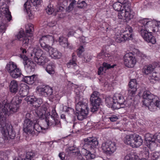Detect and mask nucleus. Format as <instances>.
<instances>
[{
    "instance_id": "obj_59",
    "label": "nucleus",
    "mask_w": 160,
    "mask_h": 160,
    "mask_svg": "<svg viewBox=\"0 0 160 160\" xmlns=\"http://www.w3.org/2000/svg\"><path fill=\"white\" fill-rule=\"evenodd\" d=\"M155 137L156 138L155 143L158 142L160 143V133L155 134Z\"/></svg>"
},
{
    "instance_id": "obj_12",
    "label": "nucleus",
    "mask_w": 160,
    "mask_h": 160,
    "mask_svg": "<svg viewBox=\"0 0 160 160\" xmlns=\"http://www.w3.org/2000/svg\"><path fill=\"white\" fill-rule=\"evenodd\" d=\"M39 42L42 47L45 49L51 46L50 45H53L54 42V37L49 35L43 36L40 39Z\"/></svg>"
},
{
    "instance_id": "obj_38",
    "label": "nucleus",
    "mask_w": 160,
    "mask_h": 160,
    "mask_svg": "<svg viewBox=\"0 0 160 160\" xmlns=\"http://www.w3.org/2000/svg\"><path fill=\"white\" fill-rule=\"evenodd\" d=\"M125 30L124 31V32H126V34L124 35H128L129 37V39H131L132 38V28L129 26H127L125 28Z\"/></svg>"
},
{
    "instance_id": "obj_50",
    "label": "nucleus",
    "mask_w": 160,
    "mask_h": 160,
    "mask_svg": "<svg viewBox=\"0 0 160 160\" xmlns=\"http://www.w3.org/2000/svg\"><path fill=\"white\" fill-rule=\"evenodd\" d=\"M102 66L106 70V69H108L109 68H114V66H115V65L114 64L111 66L109 64L106 62H104L103 63Z\"/></svg>"
},
{
    "instance_id": "obj_5",
    "label": "nucleus",
    "mask_w": 160,
    "mask_h": 160,
    "mask_svg": "<svg viewBox=\"0 0 160 160\" xmlns=\"http://www.w3.org/2000/svg\"><path fill=\"white\" fill-rule=\"evenodd\" d=\"M36 113L38 118L41 119H44L45 115L49 116L51 119L56 118L57 116L55 107L50 106L47 103L42 105V108H38Z\"/></svg>"
},
{
    "instance_id": "obj_41",
    "label": "nucleus",
    "mask_w": 160,
    "mask_h": 160,
    "mask_svg": "<svg viewBox=\"0 0 160 160\" xmlns=\"http://www.w3.org/2000/svg\"><path fill=\"white\" fill-rule=\"evenodd\" d=\"M36 100V98L34 96H28L25 98V100L27 101L28 103L29 104H34V102Z\"/></svg>"
},
{
    "instance_id": "obj_51",
    "label": "nucleus",
    "mask_w": 160,
    "mask_h": 160,
    "mask_svg": "<svg viewBox=\"0 0 160 160\" xmlns=\"http://www.w3.org/2000/svg\"><path fill=\"white\" fill-rule=\"evenodd\" d=\"M46 10L48 14L49 15L52 14L54 12V9L52 7H51V5L50 7H49V6H48L47 8H46Z\"/></svg>"
},
{
    "instance_id": "obj_55",
    "label": "nucleus",
    "mask_w": 160,
    "mask_h": 160,
    "mask_svg": "<svg viewBox=\"0 0 160 160\" xmlns=\"http://www.w3.org/2000/svg\"><path fill=\"white\" fill-rule=\"evenodd\" d=\"M118 117L115 115H112L108 118V119L112 122L116 121L118 119Z\"/></svg>"
},
{
    "instance_id": "obj_61",
    "label": "nucleus",
    "mask_w": 160,
    "mask_h": 160,
    "mask_svg": "<svg viewBox=\"0 0 160 160\" xmlns=\"http://www.w3.org/2000/svg\"><path fill=\"white\" fill-rule=\"evenodd\" d=\"M58 156L61 160H65V155L63 152L59 153Z\"/></svg>"
},
{
    "instance_id": "obj_4",
    "label": "nucleus",
    "mask_w": 160,
    "mask_h": 160,
    "mask_svg": "<svg viewBox=\"0 0 160 160\" xmlns=\"http://www.w3.org/2000/svg\"><path fill=\"white\" fill-rule=\"evenodd\" d=\"M29 50L33 51L31 52V58L38 65L43 66L49 61L46 53L41 49L30 48Z\"/></svg>"
},
{
    "instance_id": "obj_23",
    "label": "nucleus",
    "mask_w": 160,
    "mask_h": 160,
    "mask_svg": "<svg viewBox=\"0 0 160 160\" xmlns=\"http://www.w3.org/2000/svg\"><path fill=\"white\" fill-rule=\"evenodd\" d=\"M9 89L10 92L12 93H16L18 89V82L15 80L12 81L10 83Z\"/></svg>"
},
{
    "instance_id": "obj_24",
    "label": "nucleus",
    "mask_w": 160,
    "mask_h": 160,
    "mask_svg": "<svg viewBox=\"0 0 160 160\" xmlns=\"http://www.w3.org/2000/svg\"><path fill=\"white\" fill-rule=\"evenodd\" d=\"M29 90V87L28 85L25 84H22L19 91L18 94L21 97H25L28 94Z\"/></svg>"
},
{
    "instance_id": "obj_30",
    "label": "nucleus",
    "mask_w": 160,
    "mask_h": 160,
    "mask_svg": "<svg viewBox=\"0 0 160 160\" xmlns=\"http://www.w3.org/2000/svg\"><path fill=\"white\" fill-rule=\"evenodd\" d=\"M145 140L147 143L150 145L152 143H155L156 138L155 137V134L153 135L149 133H147L145 136Z\"/></svg>"
},
{
    "instance_id": "obj_21",
    "label": "nucleus",
    "mask_w": 160,
    "mask_h": 160,
    "mask_svg": "<svg viewBox=\"0 0 160 160\" xmlns=\"http://www.w3.org/2000/svg\"><path fill=\"white\" fill-rule=\"evenodd\" d=\"M59 42L60 45L65 48H68L70 49L73 48L72 45L68 43L67 39L66 38L62 36L60 37L59 39Z\"/></svg>"
},
{
    "instance_id": "obj_18",
    "label": "nucleus",
    "mask_w": 160,
    "mask_h": 160,
    "mask_svg": "<svg viewBox=\"0 0 160 160\" xmlns=\"http://www.w3.org/2000/svg\"><path fill=\"white\" fill-rule=\"evenodd\" d=\"M84 146L88 148H93L97 146L98 142L96 138L89 137L84 139Z\"/></svg>"
},
{
    "instance_id": "obj_43",
    "label": "nucleus",
    "mask_w": 160,
    "mask_h": 160,
    "mask_svg": "<svg viewBox=\"0 0 160 160\" xmlns=\"http://www.w3.org/2000/svg\"><path fill=\"white\" fill-rule=\"evenodd\" d=\"M142 154L143 157V158H145L146 159H148L149 158V156L148 149L147 148H144Z\"/></svg>"
},
{
    "instance_id": "obj_26",
    "label": "nucleus",
    "mask_w": 160,
    "mask_h": 160,
    "mask_svg": "<svg viewBox=\"0 0 160 160\" xmlns=\"http://www.w3.org/2000/svg\"><path fill=\"white\" fill-rule=\"evenodd\" d=\"M134 141L132 144V147H138L142 145L143 140L141 137L138 135L134 134Z\"/></svg>"
},
{
    "instance_id": "obj_35",
    "label": "nucleus",
    "mask_w": 160,
    "mask_h": 160,
    "mask_svg": "<svg viewBox=\"0 0 160 160\" xmlns=\"http://www.w3.org/2000/svg\"><path fill=\"white\" fill-rule=\"evenodd\" d=\"M90 100L92 105H95L99 106L101 102V98L99 97H96L94 98H90Z\"/></svg>"
},
{
    "instance_id": "obj_56",
    "label": "nucleus",
    "mask_w": 160,
    "mask_h": 160,
    "mask_svg": "<svg viewBox=\"0 0 160 160\" xmlns=\"http://www.w3.org/2000/svg\"><path fill=\"white\" fill-rule=\"evenodd\" d=\"M92 107L91 108V111L92 112H94L97 111L99 108V106L95 105H92Z\"/></svg>"
},
{
    "instance_id": "obj_64",
    "label": "nucleus",
    "mask_w": 160,
    "mask_h": 160,
    "mask_svg": "<svg viewBox=\"0 0 160 160\" xmlns=\"http://www.w3.org/2000/svg\"><path fill=\"white\" fill-rule=\"evenodd\" d=\"M20 50H21V52H22V54H21L20 55V56H21V55H24L22 54H24L25 53H26V50L24 49H23L22 48H20ZM20 57H21L20 56ZM20 58H21V57H20Z\"/></svg>"
},
{
    "instance_id": "obj_13",
    "label": "nucleus",
    "mask_w": 160,
    "mask_h": 160,
    "mask_svg": "<svg viewBox=\"0 0 160 160\" xmlns=\"http://www.w3.org/2000/svg\"><path fill=\"white\" fill-rule=\"evenodd\" d=\"M124 64L129 68L133 67L136 63V59L131 53H127L123 57Z\"/></svg>"
},
{
    "instance_id": "obj_34",
    "label": "nucleus",
    "mask_w": 160,
    "mask_h": 160,
    "mask_svg": "<svg viewBox=\"0 0 160 160\" xmlns=\"http://www.w3.org/2000/svg\"><path fill=\"white\" fill-rule=\"evenodd\" d=\"M2 12L3 14L4 15L5 17L7 20L9 21L12 18L11 12L9 11V8H2Z\"/></svg>"
},
{
    "instance_id": "obj_9",
    "label": "nucleus",
    "mask_w": 160,
    "mask_h": 160,
    "mask_svg": "<svg viewBox=\"0 0 160 160\" xmlns=\"http://www.w3.org/2000/svg\"><path fill=\"white\" fill-rule=\"evenodd\" d=\"M133 16V12L131 9L130 3H128L123 6L122 11L119 12L118 15L119 19H125L126 21L132 18Z\"/></svg>"
},
{
    "instance_id": "obj_28",
    "label": "nucleus",
    "mask_w": 160,
    "mask_h": 160,
    "mask_svg": "<svg viewBox=\"0 0 160 160\" xmlns=\"http://www.w3.org/2000/svg\"><path fill=\"white\" fill-rule=\"evenodd\" d=\"M134 134H130L126 135L123 138L124 142L132 147V144L133 143V139L134 138Z\"/></svg>"
},
{
    "instance_id": "obj_2",
    "label": "nucleus",
    "mask_w": 160,
    "mask_h": 160,
    "mask_svg": "<svg viewBox=\"0 0 160 160\" xmlns=\"http://www.w3.org/2000/svg\"><path fill=\"white\" fill-rule=\"evenodd\" d=\"M77 89L75 90L76 94V101L78 102L76 104V110L78 112L77 115L78 119L80 121L85 118L88 113V101L85 99L83 101H79L80 99H82L81 95L82 92H77Z\"/></svg>"
},
{
    "instance_id": "obj_46",
    "label": "nucleus",
    "mask_w": 160,
    "mask_h": 160,
    "mask_svg": "<svg viewBox=\"0 0 160 160\" xmlns=\"http://www.w3.org/2000/svg\"><path fill=\"white\" fill-rule=\"evenodd\" d=\"M42 99L40 98L37 99L36 98V100H35L33 106H35L36 107H38V108L37 109L36 111H37V109L40 108H42V107H39V105L41 104L42 103ZM37 111H36V112Z\"/></svg>"
},
{
    "instance_id": "obj_54",
    "label": "nucleus",
    "mask_w": 160,
    "mask_h": 160,
    "mask_svg": "<svg viewBox=\"0 0 160 160\" xmlns=\"http://www.w3.org/2000/svg\"><path fill=\"white\" fill-rule=\"evenodd\" d=\"M33 156V153L31 152H28L27 153L26 157L25 159H30L31 160H32V159Z\"/></svg>"
},
{
    "instance_id": "obj_25",
    "label": "nucleus",
    "mask_w": 160,
    "mask_h": 160,
    "mask_svg": "<svg viewBox=\"0 0 160 160\" xmlns=\"http://www.w3.org/2000/svg\"><path fill=\"white\" fill-rule=\"evenodd\" d=\"M56 65L54 62H51L47 65L45 70L47 72L51 75H53L55 73Z\"/></svg>"
},
{
    "instance_id": "obj_45",
    "label": "nucleus",
    "mask_w": 160,
    "mask_h": 160,
    "mask_svg": "<svg viewBox=\"0 0 160 160\" xmlns=\"http://www.w3.org/2000/svg\"><path fill=\"white\" fill-rule=\"evenodd\" d=\"M129 85L130 88H136L137 82L135 79L131 80L129 82Z\"/></svg>"
},
{
    "instance_id": "obj_27",
    "label": "nucleus",
    "mask_w": 160,
    "mask_h": 160,
    "mask_svg": "<svg viewBox=\"0 0 160 160\" xmlns=\"http://www.w3.org/2000/svg\"><path fill=\"white\" fill-rule=\"evenodd\" d=\"M37 79V76L33 75L30 76H24L23 78V81L25 83L30 85L33 83Z\"/></svg>"
},
{
    "instance_id": "obj_58",
    "label": "nucleus",
    "mask_w": 160,
    "mask_h": 160,
    "mask_svg": "<svg viewBox=\"0 0 160 160\" xmlns=\"http://www.w3.org/2000/svg\"><path fill=\"white\" fill-rule=\"evenodd\" d=\"M125 160H134L132 156L130 154L126 155L124 158Z\"/></svg>"
},
{
    "instance_id": "obj_49",
    "label": "nucleus",
    "mask_w": 160,
    "mask_h": 160,
    "mask_svg": "<svg viewBox=\"0 0 160 160\" xmlns=\"http://www.w3.org/2000/svg\"><path fill=\"white\" fill-rule=\"evenodd\" d=\"M77 4H78V5L77 7L78 8H82L85 7L87 5V3L84 1H82L80 3L78 2Z\"/></svg>"
},
{
    "instance_id": "obj_62",
    "label": "nucleus",
    "mask_w": 160,
    "mask_h": 160,
    "mask_svg": "<svg viewBox=\"0 0 160 160\" xmlns=\"http://www.w3.org/2000/svg\"><path fill=\"white\" fill-rule=\"evenodd\" d=\"M56 24V22L55 21L51 22L48 23V25L49 27H52L54 26Z\"/></svg>"
},
{
    "instance_id": "obj_32",
    "label": "nucleus",
    "mask_w": 160,
    "mask_h": 160,
    "mask_svg": "<svg viewBox=\"0 0 160 160\" xmlns=\"http://www.w3.org/2000/svg\"><path fill=\"white\" fill-rule=\"evenodd\" d=\"M82 152L84 154L85 157L87 160L93 159L95 158L94 154H92L89 151L87 150L86 149H82Z\"/></svg>"
},
{
    "instance_id": "obj_14",
    "label": "nucleus",
    "mask_w": 160,
    "mask_h": 160,
    "mask_svg": "<svg viewBox=\"0 0 160 160\" xmlns=\"http://www.w3.org/2000/svg\"><path fill=\"white\" fill-rule=\"evenodd\" d=\"M20 57L23 59V62L26 71L28 73H30L33 71L35 64L29 60L25 55H21Z\"/></svg>"
},
{
    "instance_id": "obj_31",
    "label": "nucleus",
    "mask_w": 160,
    "mask_h": 160,
    "mask_svg": "<svg viewBox=\"0 0 160 160\" xmlns=\"http://www.w3.org/2000/svg\"><path fill=\"white\" fill-rule=\"evenodd\" d=\"M118 2H116L113 5V7L114 9L118 11H119L120 12L121 11H122V6L123 7L125 4H128L127 3H122L119 0H118Z\"/></svg>"
},
{
    "instance_id": "obj_19",
    "label": "nucleus",
    "mask_w": 160,
    "mask_h": 160,
    "mask_svg": "<svg viewBox=\"0 0 160 160\" xmlns=\"http://www.w3.org/2000/svg\"><path fill=\"white\" fill-rule=\"evenodd\" d=\"M113 97L117 105L120 107V108L124 107V102L125 100L122 96L119 93H115Z\"/></svg>"
},
{
    "instance_id": "obj_16",
    "label": "nucleus",
    "mask_w": 160,
    "mask_h": 160,
    "mask_svg": "<svg viewBox=\"0 0 160 160\" xmlns=\"http://www.w3.org/2000/svg\"><path fill=\"white\" fill-rule=\"evenodd\" d=\"M34 121L32 122L29 119H26L23 124V130L27 134L33 135L35 133V131L33 130V126Z\"/></svg>"
},
{
    "instance_id": "obj_1",
    "label": "nucleus",
    "mask_w": 160,
    "mask_h": 160,
    "mask_svg": "<svg viewBox=\"0 0 160 160\" xmlns=\"http://www.w3.org/2000/svg\"><path fill=\"white\" fill-rule=\"evenodd\" d=\"M139 22L142 25L139 28V33L142 37L147 42L155 44L156 42V39L152 34L151 31L154 30L152 28L156 25V22L148 19L143 18L140 20Z\"/></svg>"
},
{
    "instance_id": "obj_36",
    "label": "nucleus",
    "mask_w": 160,
    "mask_h": 160,
    "mask_svg": "<svg viewBox=\"0 0 160 160\" xmlns=\"http://www.w3.org/2000/svg\"><path fill=\"white\" fill-rule=\"evenodd\" d=\"M22 100L21 98L19 97L18 96L16 95L13 98L11 102L12 104H15L20 105L21 104Z\"/></svg>"
},
{
    "instance_id": "obj_17",
    "label": "nucleus",
    "mask_w": 160,
    "mask_h": 160,
    "mask_svg": "<svg viewBox=\"0 0 160 160\" xmlns=\"http://www.w3.org/2000/svg\"><path fill=\"white\" fill-rule=\"evenodd\" d=\"M48 53L49 56L52 58L56 59L60 58L61 56V53L55 48H52L51 46L44 49Z\"/></svg>"
},
{
    "instance_id": "obj_11",
    "label": "nucleus",
    "mask_w": 160,
    "mask_h": 160,
    "mask_svg": "<svg viewBox=\"0 0 160 160\" xmlns=\"http://www.w3.org/2000/svg\"><path fill=\"white\" fill-rule=\"evenodd\" d=\"M101 148L103 152L107 155L113 153L116 150L115 142L111 141L104 142L102 144Z\"/></svg>"
},
{
    "instance_id": "obj_52",
    "label": "nucleus",
    "mask_w": 160,
    "mask_h": 160,
    "mask_svg": "<svg viewBox=\"0 0 160 160\" xmlns=\"http://www.w3.org/2000/svg\"><path fill=\"white\" fill-rule=\"evenodd\" d=\"M76 1L75 0H72L69 5L68 6V10H72L73 8V6L76 4Z\"/></svg>"
},
{
    "instance_id": "obj_7",
    "label": "nucleus",
    "mask_w": 160,
    "mask_h": 160,
    "mask_svg": "<svg viewBox=\"0 0 160 160\" xmlns=\"http://www.w3.org/2000/svg\"><path fill=\"white\" fill-rule=\"evenodd\" d=\"M0 96V102L2 104L1 110L4 115L8 116L11 114L18 111L20 105L10 104L7 102V100Z\"/></svg>"
},
{
    "instance_id": "obj_60",
    "label": "nucleus",
    "mask_w": 160,
    "mask_h": 160,
    "mask_svg": "<svg viewBox=\"0 0 160 160\" xmlns=\"http://www.w3.org/2000/svg\"><path fill=\"white\" fill-rule=\"evenodd\" d=\"M98 92L97 91H94L91 95L90 98H94L96 97H98Z\"/></svg>"
},
{
    "instance_id": "obj_29",
    "label": "nucleus",
    "mask_w": 160,
    "mask_h": 160,
    "mask_svg": "<svg viewBox=\"0 0 160 160\" xmlns=\"http://www.w3.org/2000/svg\"><path fill=\"white\" fill-rule=\"evenodd\" d=\"M28 2H25L24 4V10L26 11L27 12L28 18L29 19H32L34 18V15L33 12L32 11V6L28 5L27 6V5L28 3Z\"/></svg>"
},
{
    "instance_id": "obj_3",
    "label": "nucleus",
    "mask_w": 160,
    "mask_h": 160,
    "mask_svg": "<svg viewBox=\"0 0 160 160\" xmlns=\"http://www.w3.org/2000/svg\"><path fill=\"white\" fill-rule=\"evenodd\" d=\"M143 105L147 107L150 111H155L157 108H160V101L158 97L151 93L149 91L144 92L142 94Z\"/></svg>"
},
{
    "instance_id": "obj_40",
    "label": "nucleus",
    "mask_w": 160,
    "mask_h": 160,
    "mask_svg": "<svg viewBox=\"0 0 160 160\" xmlns=\"http://www.w3.org/2000/svg\"><path fill=\"white\" fill-rule=\"evenodd\" d=\"M45 121L48 126H54V123L55 122V118H53L51 119L50 117L49 118V119H48L47 118V116L45 115Z\"/></svg>"
},
{
    "instance_id": "obj_53",
    "label": "nucleus",
    "mask_w": 160,
    "mask_h": 160,
    "mask_svg": "<svg viewBox=\"0 0 160 160\" xmlns=\"http://www.w3.org/2000/svg\"><path fill=\"white\" fill-rule=\"evenodd\" d=\"M106 70L103 67H100L99 68L98 71V74L99 75L102 74L103 73H105Z\"/></svg>"
},
{
    "instance_id": "obj_47",
    "label": "nucleus",
    "mask_w": 160,
    "mask_h": 160,
    "mask_svg": "<svg viewBox=\"0 0 160 160\" xmlns=\"http://www.w3.org/2000/svg\"><path fill=\"white\" fill-rule=\"evenodd\" d=\"M84 51V49L83 47L82 46H80L77 51L78 55L79 57H82V53Z\"/></svg>"
},
{
    "instance_id": "obj_10",
    "label": "nucleus",
    "mask_w": 160,
    "mask_h": 160,
    "mask_svg": "<svg viewBox=\"0 0 160 160\" xmlns=\"http://www.w3.org/2000/svg\"><path fill=\"white\" fill-rule=\"evenodd\" d=\"M6 69L10 76L13 78H17L22 75L21 69L13 62H10L8 63L6 66Z\"/></svg>"
},
{
    "instance_id": "obj_6",
    "label": "nucleus",
    "mask_w": 160,
    "mask_h": 160,
    "mask_svg": "<svg viewBox=\"0 0 160 160\" xmlns=\"http://www.w3.org/2000/svg\"><path fill=\"white\" fill-rule=\"evenodd\" d=\"M154 68L151 65L145 66L142 69L143 73L148 75V79L150 82L154 83V81L160 80V67H156L153 72Z\"/></svg>"
},
{
    "instance_id": "obj_44",
    "label": "nucleus",
    "mask_w": 160,
    "mask_h": 160,
    "mask_svg": "<svg viewBox=\"0 0 160 160\" xmlns=\"http://www.w3.org/2000/svg\"><path fill=\"white\" fill-rule=\"evenodd\" d=\"M136 91V88H129L128 90V95L132 97L135 94Z\"/></svg>"
},
{
    "instance_id": "obj_48",
    "label": "nucleus",
    "mask_w": 160,
    "mask_h": 160,
    "mask_svg": "<svg viewBox=\"0 0 160 160\" xmlns=\"http://www.w3.org/2000/svg\"><path fill=\"white\" fill-rule=\"evenodd\" d=\"M63 110L66 112L70 113V112L73 113L74 110L73 109L70 107H68L66 106H64L63 107Z\"/></svg>"
},
{
    "instance_id": "obj_33",
    "label": "nucleus",
    "mask_w": 160,
    "mask_h": 160,
    "mask_svg": "<svg viewBox=\"0 0 160 160\" xmlns=\"http://www.w3.org/2000/svg\"><path fill=\"white\" fill-rule=\"evenodd\" d=\"M72 60H70L69 62L67 64V67L68 68H73L74 67L77 66L76 62V56L74 53L72 54Z\"/></svg>"
},
{
    "instance_id": "obj_39",
    "label": "nucleus",
    "mask_w": 160,
    "mask_h": 160,
    "mask_svg": "<svg viewBox=\"0 0 160 160\" xmlns=\"http://www.w3.org/2000/svg\"><path fill=\"white\" fill-rule=\"evenodd\" d=\"M42 130H45V128H43L40 126L37 123L36 121H34L33 130L34 131V130H35L38 132H40Z\"/></svg>"
},
{
    "instance_id": "obj_37",
    "label": "nucleus",
    "mask_w": 160,
    "mask_h": 160,
    "mask_svg": "<svg viewBox=\"0 0 160 160\" xmlns=\"http://www.w3.org/2000/svg\"><path fill=\"white\" fill-rule=\"evenodd\" d=\"M41 1V0H28L26 2H28L27 5L28 6V5L31 6H32V5L37 6L40 4Z\"/></svg>"
},
{
    "instance_id": "obj_57",
    "label": "nucleus",
    "mask_w": 160,
    "mask_h": 160,
    "mask_svg": "<svg viewBox=\"0 0 160 160\" xmlns=\"http://www.w3.org/2000/svg\"><path fill=\"white\" fill-rule=\"evenodd\" d=\"M6 26L3 23H0V32H2L6 29Z\"/></svg>"
},
{
    "instance_id": "obj_8",
    "label": "nucleus",
    "mask_w": 160,
    "mask_h": 160,
    "mask_svg": "<svg viewBox=\"0 0 160 160\" xmlns=\"http://www.w3.org/2000/svg\"><path fill=\"white\" fill-rule=\"evenodd\" d=\"M26 31L27 34H30L29 36L26 35L22 31H20L17 35V37L18 39L22 41V44L24 46H27L31 41L30 39L34 29L33 25L31 23H28L25 26Z\"/></svg>"
},
{
    "instance_id": "obj_20",
    "label": "nucleus",
    "mask_w": 160,
    "mask_h": 160,
    "mask_svg": "<svg viewBox=\"0 0 160 160\" xmlns=\"http://www.w3.org/2000/svg\"><path fill=\"white\" fill-rule=\"evenodd\" d=\"M128 35L122 34L121 32L119 31L115 34L114 38L116 42L121 43L129 39Z\"/></svg>"
},
{
    "instance_id": "obj_63",
    "label": "nucleus",
    "mask_w": 160,
    "mask_h": 160,
    "mask_svg": "<svg viewBox=\"0 0 160 160\" xmlns=\"http://www.w3.org/2000/svg\"><path fill=\"white\" fill-rule=\"evenodd\" d=\"M64 8L61 6L59 7L58 8H57V12H61L63 11L64 9Z\"/></svg>"
},
{
    "instance_id": "obj_42",
    "label": "nucleus",
    "mask_w": 160,
    "mask_h": 160,
    "mask_svg": "<svg viewBox=\"0 0 160 160\" xmlns=\"http://www.w3.org/2000/svg\"><path fill=\"white\" fill-rule=\"evenodd\" d=\"M160 156V152H153L151 154V158L152 160L158 159Z\"/></svg>"
},
{
    "instance_id": "obj_22",
    "label": "nucleus",
    "mask_w": 160,
    "mask_h": 160,
    "mask_svg": "<svg viewBox=\"0 0 160 160\" xmlns=\"http://www.w3.org/2000/svg\"><path fill=\"white\" fill-rule=\"evenodd\" d=\"M105 101L107 106L109 108H112L115 109L120 108V107L116 105V102L114 100L113 97H107L106 98Z\"/></svg>"
},
{
    "instance_id": "obj_15",
    "label": "nucleus",
    "mask_w": 160,
    "mask_h": 160,
    "mask_svg": "<svg viewBox=\"0 0 160 160\" xmlns=\"http://www.w3.org/2000/svg\"><path fill=\"white\" fill-rule=\"evenodd\" d=\"M38 92L40 94L48 97L50 99L54 98L53 93V89L51 87L46 86L44 87L40 88L38 89Z\"/></svg>"
}]
</instances>
